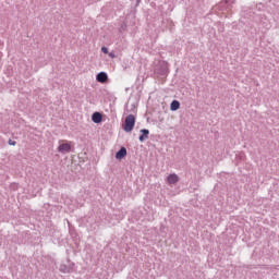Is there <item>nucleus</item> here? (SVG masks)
<instances>
[{
  "mask_svg": "<svg viewBox=\"0 0 279 279\" xmlns=\"http://www.w3.org/2000/svg\"><path fill=\"white\" fill-rule=\"evenodd\" d=\"M134 125H136V118L134 117V114H129L124 121V132H132L134 130Z\"/></svg>",
  "mask_w": 279,
  "mask_h": 279,
  "instance_id": "obj_1",
  "label": "nucleus"
},
{
  "mask_svg": "<svg viewBox=\"0 0 279 279\" xmlns=\"http://www.w3.org/2000/svg\"><path fill=\"white\" fill-rule=\"evenodd\" d=\"M58 151L60 154H69L71 151V142H59Z\"/></svg>",
  "mask_w": 279,
  "mask_h": 279,
  "instance_id": "obj_2",
  "label": "nucleus"
},
{
  "mask_svg": "<svg viewBox=\"0 0 279 279\" xmlns=\"http://www.w3.org/2000/svg\"><path fill=\"white\" fill-rule=\"evenodd\" d=\"M96 80L97 82H99L100 84H106V82H108V74L106 72H99L96 75Z\"/></svg>",
  "mask_w": 279,
  "mask_h": 279,
  "instance_id": "obj_3",
  "label": "nucleus"
},
{
  "mask_svg": "<svg viewBox=\"0 0 279 279\" xmlns=\"http://www.w3.org/2000/svg\"><path fill=\"white\" fill-rule=\"evenodd\" d=\"M125 156H128V149H125V147H122V148L116 154L117 160H123V158H125Z\"/></svg>",
  "mask_w": 279,
  "mask_h": 279,
  "instance_id": "obj_4",
  "label": "nucleus"
},
{
  "mask_svg": "<svg viewBox=\"0 0 279 279\" xmlns=\"http://www.w3.org/2000/svg\"><path fill=\"white\" fill-rule=\"evenodd\" d=\"M179 181H180V178H179L178 174H175V173L170 174V175L167 178L168 184H178Z\"/></svg>",
  "mask_w": 279,
  "mask_h": 279,
  "instance_id": "obj_5",
  "label": "nucleus"
},
{
  "mask_svg": "<svg viewBox=\"0 0 279 279\" xmlns=\"http://www.w3.org/2000/svg\"><path fill=\"white\" fill-rule=\"evenodd\" d=\"M102 119H104V117H102L101 113H99V112H95V113H93V116H92V121H93L94 123H101Z\"/></svg>",
  "mask_w": 279,
  "mask_h": 279,
  "instance_id": "obj_6",
  "label": "nucleus"
},
{
  "mask_svg": "<svg viewBox=\"0 0 279 279\" xmlns=\"http://www.w3.org/2000/svg\"><path fill=\"white\" fill-rule=\"evenodd\" d=\"M141 133H142V135L140 136L141 143H143V141H145V138H149V130L142 129Z\"/></svg>",
  "mask_w": 279,
  "mask_h": 279,
  "instance_id": "obj_7",
  "label": "nucleus"
},
{
  "mask_svg": "<svg viewBox=\"0 0 279 279\" xmlns=\"http://www.w3.org/2000/svg\"><path fill=\"white\" fill-rule=\"evenodd\" d=\"M170 110L172 111L180 110V101L173 100L170 105Z\"/></svg>",
  "mask_w": 279,
  "mask_h": 279,
  "instance_id": "obj_8",
  "label": "nucleus"
},
{
  "mask_svg": "<svg viewBox=\"0 0 279 279\" xmlns=\"http://www.w3.org/2000/svg\"><path fill=\"white\" fill-rule=\"evenodd\" d=\"M101 51H102V53H108V48L102 47V48H101Z\"/></svg>",
  "mask_w": 279,
  "mask_h": 279,
  "instance_id": "obj_9",
  "label": "nucleus"
},
{
  "mask_svg": "<svg viewBox=\"0 0 279 279\" xmlns=\"http://www.w3.org/2000/svg\"><path fill=\"white\" fill-rule=\"evenodd\" d=\"M109 58H117V56L114 54V52H110Z\"/></svg>",
  "mask_w": 279,
  "mask_h": 279,
  "instance_id": "obj_10",
  "label": "nucleus"
},
{
  "mask_svg": "<svg viewBox=\"0 0 279 279\" xmlns=\"http://www.w3.org/2000/svg\"><path fill=\"white\" fill-rule=\"evenodd\" d=\"M9 145H16V142H13L12 140L9 141Z\"/></svg>",
  "mask_w": 279,
  "mask_h": 279,
  "instance_id": "obj_11",
  "label": "nucleus"
},
{
  "mask_svg": "<svg viewBox=\"0 0 279 279\" xmlns=\"http://www.w3.org/2000/svg\"><path fill=\"white\" fill-rule=\"evenodd\" d=\"M137 3H141V0H136Z\"/></svg>",
  "mask_w": 279,
  "mask_h": 279,
  "instance_id": "obj_12",
  "label": "nucleus"
}]
</instances>
